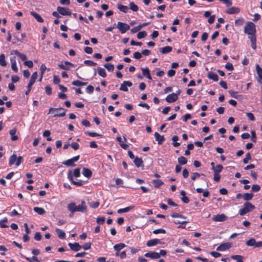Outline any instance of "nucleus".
<instances>
[{"label":"nucleus","mask_w":262,"mask_h":262,"mask_svg":"<svg viewBox=\"0 0 262 262\" xmlns=\"http://www.w3.org/2000/svg\"><path fill=\"white\" fill-rule=\"evenodd\" d=\"M244 33L249 35L248 37L256 36V28L255 24L251 21H248L244 27Z\"/></svg>","instance_id":"obj_1"},{"label":"nucleus","mask_w":262,"mask_h":262,"mask_svg":"<svg viewBox=\"0 0 262 262\" xmlns=\"http://www.w3.org/2000/svg\"><path fill=\"white\" fill-rule=\"evenodd\" d=\"M23 161L24 159L22 156H19L18 157H17L16 155L15 154H13L9 158V165L11 166L15 164L16 166H18L23 162Z\"/></svg>","instance_id":"obj_2"},{"label":"nucleus","mask_w":262,"mask_h":262,"mask_svg":"<svg viewBox=\"0 0 262 262\" xmlns=\"http://www.w3.org/2000/svg\"><path fill=\"white\" fill-rule=\"evenodd\" d=\"M255 208L254 205H252L250 202H247L244 203L243 208L239 210V214L241 215H244L254 209Z\"/></svg>","instance_id":"obj_3"},{"label":"nucleus","mask_w":262,"mask_h":262,"mask_svg":"<svg viewBox=\"0 0 262 262\" xmlns=\"http://www.w3.org/2000/svg\"><path fill=\"white\" fill-rule=\"evenodd\" d=\"M117 28L119 29L121 34H124L129 29L130 26L125 23L118 21Z\"/></svg>","instance_id":"obj_4"},{"label":"nucleus","mask_w":262,"mask_h":262,"mask_svg":"<svg viewBox=\"0 0 262 262\" xmlns=\"http://www.w3.org/2000/svg\"><path fill=\"white\" fill-rule=\"evenodd\" d=\"M68 210L73 213L76 211H82V204L76 206L75 203H71L68 205Z\"/></svg>","instance_id":"obj_5"},{"label":"nucleus","mask_w":262,"mask_h":262,"mask_svg":"<svg viewBox=\"0 0 262 262\" xmlns=\"http://www.w3.org/2000/svg\"><path fill=\"white\" fill-rule=\"evenodd\" d=\"M53 111H60L56 114H55L54 115V117H63L66 115V110H64V108H61V107H60V108L51 107L49 110V114L52 113Z\"/></svg>","instance_id":"obj_6"},{"label":"nucleus","mask_w":262,"mask_h":262,"mask_svg":"<svg viewBox=\"0 0 262 262\" xmlns=\"http://www.w3.org/2000/svg\"><path fill=\"white\" fill-rule=\"evenodd\" d=\"M79 158H80V156L77 155L76 156L73 157L71 159H68L67 160L63 161L62 162V164L68 167L74 166L75 165L74 163L75 162L77 161L79 159Z\"/></svg>","instance_id":"obj_7"},{"label":"nucleus","mask_w":262,"mask_h":262,"mask_svg":"<svg viewBox=\"0 0 262 262\" xmlns=\"http://www.w3.org/2000/svg\"><path fill=\"white\" fill-rule=\"evenodd\" d=\"M231 247V244L230 243H226L221 244L216 248L217 251H225L229 249Z\"/></svg>","instance_id":"obj_8"},{"label":"nucleus","mask_w":262,"mask_h":262,"mask_svg":"<svg viewBox=\"0 0 262 262\" xmlns=\"http://www.w3.org/2000/svg\"><path fill=\"white\" fill-rule=\"evenodd\" d=\"M227 219V216L224 214H220L214 215L212 220L214 222H224Z\"/></svg>","instance_id":"obj_9"},{"label":"nucleus","mask_w":262,"mask_h":262,"mask_svg":"<svg viewBox=\"0 0 262 262\" xmlns=\"http://www.w3.org/2000/svg\"><path fill=\"white\" fill-rule=\"evenodd\" d=\"M133 83L130 81H124L120 85V90L124 92L128 91L127 86L130 87Z\"/></svg>","instance_id":"obj_10"},{"label":"nucleus","mask_w":262,"mask_h":262,"mask_svg":"<svg viewBox=\"0 0 262 262\" xmlns=\"http://www.w3.org/2000/svg\"><path fill=\"white\" fill-rule=\"evenodd\" d=\"M57 9L58 13L62 15H70L71 14V11L69 9L58 7Z\"/></svg>","instance_id":"obj_11"},{"label":"nucleus","mask_w":262,"mask_h":262,"mask_svg":"<svg viewBox=\"0 0 262 262\" xmlns=\"http://www.w3.org/2000/svg\"><path fill=\"white\" fill-rule=\"evenodd\" d=\"M155 140L158 142V144L161 145L165 141V138L164 136L161 135L157 132H155L154 134Z\"/></svg>","instance_id":"obj_12"},{"label":"nucleus","mask_w":262,"mask_h":262,"mask_svg":"<svg viewBox=\"0 0 262 262\" xmlns=\"http://www.w3.org/2000/svg\"><path fill=\"white\" fill-rule=\"evenodd\" d=\"M68 178L69 179V180L72 182V184H73L75 185L78 186H82V181H80L77 182L73 180L72 170H69L68 171Z\"/></svg>","instance_id":"obj_13"},{"label":"nucleus","mask_w":262,"mask_h":262,"mask_svg":"<svg viewBox=\"0 0 262 262\" xmlns=\"http://www.w3.org/2000/svg\"><path fill=\"white\" fill-rule=\"evenodd\" d=\"M178 96L174 93L169 94L165 98L166 101L168 103H172L178 100Z\"/></svg>","instance_id":"obj_14"},{"label":"nucleus","mask_w":262,"mask_h":262,"mask_svg":"<svg viewBox=\"0 0 262 262\" xmlns=\"http://www.w3.org/2000/svg\"><path fill=\"white\" fill-rule=\"evenodd\" d=\"M144 256L146 257H149L151 259H158L160 258V254L156 252H149L146 253Z\"/></svg>","instance_id":"obj_15"},{"label":"nucleus","mask_w":262,"mask_h":262,"mask_svg":"<svg viewBox=\"0 0 262 262\" xmlns=\"http://www.w3.org/2000/svg\"><path fill=\"white\" fill-rule=\"evenodd\" d=\"M256 71L259 79L258 82L262 84V69L260 67L259 65L257 64L256 65Z\"/></svg>","instance_id":"obj_16"},{"label":"nucleus","mask_w":262,"mask_h":262,"mask_svg":"<svg viewBox=\"0 0 262 262\" xmlns=\"http://www.w3.org/2000/svg\"><path fill=\"white\" fill-rule=\"evenodd\" d=\"M161 244V242L159 239L154 238V239L148 241L146 243V245L147 247H152V246H154L157 244Z\"/></svg>","instance_id":"obj_17"},{"label":"nucleus","mask_w":262,"mask_h":262,"mask_svg":"<svg viewBox=\"0 0 262 262\" xmlns=\"http://www.w3.org/2000/svg\"><path fill=\"white\" fill-rule=\"evenodd\" d=\"M68 246L72 250L74 251H78L81 249V246L78 243H69Z\"/></svg>","instance_id":"obj_18"},{"label":"nucleus","mask_w":262,"mask_h":262,"mask_svg":"<svg viewBox=\"0 0 262 262\" xmlns=\"http://www.w3.org/2000/svg\"><path fill=\"white\" fill-rule=\"evenodd\" d=\"M14 54L18 56L23 61H26L27 56L25 54L20 53L18 50H13L11 52V54Z\"/></svg>","instance_id":"obj_19"},{"label":"nucleus","mask_w":262,"mask_h":262,"mask_svg":"<svg viewBox=\"0 0 262 262\" xmlns=\"http://www.w3.org/2000/svg\"><path fill=\"white\" fill-rule=\"evenodd\" d=\"M240 11L239 8L235 7H232L226 10V13L227 14H232L238 13Z\"/></svg>","instance_id":"obj_20"},{"label":"nucleus","mask_w":262,"mask_h":262,"mask_svg":"<svg viewBox=\"0 0 262 262\" xmlns=\"http://www.w3.org/2000/svg\"><path fill=\"white\" fill-rule=\"evenodd\" d=\"M17 130L16 128H13L9 131V134L11 136V140L12 141H16L18 140V137L16 135Z\"/></svg>","instance_id":"obj_21"},{"label":"nucleus","mask_w":262,"mask_h":262,"mask_svg":"<svg viewBox=\"0 0 262 262\" xmlns=\"http://www.w3.org/2000/svg\"><path fill=\"white\" fill-rule=\"evenodd\" d=\"M135 207V206L134 205H130L124 208L119 209L117 210V213H122L125 212H128L130 211L132 209H134Z\"/></svg>","instance_id":"obj_22"},{"label":"nucleus","mask_w":262,"mask_h":262,"mask_svg":"<svg viewBox=\"0 0 262 262\" xmlns=\"http://www.w3.org/2000/svg\"><path fill=\"white\" fill-rule=\"evenodd\" d=\"M70 66H73V64L69 61H65L64 63L59 64V67L63 70H68L70 69Z\"/></svg>","instance_id":"obj_23"},{"label":"nucleus","mask_w":262,"mask_h":262,"mask_svg":"<svg viewBox=\"0 0 262 262\" xmlns=\"http://www.w3.org/2000/svg\"><path fill=\"white\" fill-rule=\"evenodd\" d=\"M141 70L142 72V74L144 76L146 77V78L149 80L152 79L151 75L150 74L149 70L148 68L146 67L145 68H142Z\"/></svg>","instance_id":"obj_24"},{"label":"nucleus","mask_w":262,"mask_h":262,"mask_svg":"<svg viewBox=\"0 0 262 262\" xmlns=\"http://www.w3.org/2000/svg\"><path fill=\"white\" fill-rule=\"evenodd\" d=\"M208 78L213 80L214 81H217L219 80L218 75L216 73L212 72H209L208 73Z\"/></svg>","instance_id":"obj_25"},{"label":"nucleus","mask_w":262,"mask_h":262,"mask_svg":"<svg viewBox=\"0 0 262 262\" xmlns=\"http://www.w3.org/2000/svg\"><path fill=\"white\" fill-rule=\"evenodd\" d=\"M31 15L33 16L35 19L39 23L43 22V19L36 12L34 11L30 12Z\"/></svg>","instance_id":"obj_26"},{"label":"nucleus","mask_w":262,"mask_h":262,"mask_svg":"<svg viewBox=\"0 0 262 262\" xmlns=\"http://www.w3.org/2000/svg\"><path fill=\"white\" fill-rule=\"evenodd\" d=\"M152 183L154 186L156 188H160L162 185L164 184L162 180L160 179H155L152 181Z\"/></svg>","instance_id":"obj_27"},{"label":"nucleus","mask_w":262,"mask_h":262,"mask_svg":"<svg viewBox=\"0 0 262 262\" xmlns=\"http://www.w3.org/2000/svg\"><path fill=\"white\" fill-rule=\"evenodd\" d=\"M172 50V48L170 46H166L165 47L160 48V51L162 54H166L170 52Z\"/></svg>","instance_id":"obj_28"},{"label":"nucleus","mask_w":262,"mask_h":262,"mask_svg":"<svg viewBox=\"0 0 262 262\" xmlns=\"http://www.w3.org/2000/svg\"><path fill=\"white\" fill-rule=\"evenodd\" d=\"M83 175L88 178H90L92 177V172L88 168H83Z\"/></svg>","instance_id":"obj_29"},{"label":"nucleus","mask_w":262,"mask_h":262,"mask_svg":"<svg viewBox=\"0 0 262 262\" xmlns=\"http://www.w3.org/2000/svg\"><path fill=\"white\" fill-rule=\"evenodd\" d=\"M229 93L232 97L234 98L235 99H241V98H242V97H243L242 95H239L238 94V92H237L230 90L229 91Z\"/></svg>","instance_id":"obj_30"},{"label":"nucleus","mask_w":262,"mask_h":262,"mask_svg":"<svg viewBox=\"0 0 262 262\" xmlns=\"http://www.w3.org/2000/svg\"><path fill=\"white\" fill-rule=\"evenodd\" d=\"M134 162L137 167H141L143 164L142 159L138 157H136L134 159Z\"/></svg>","instance_id":"obj_31"},{"label":"nucleus","mask_w":262,"mask_h":262,"mask_svg":"<svg viewBox=\"0 0 262 262\" xmlns=\"http://www.w3.org/2000/svg\"><path fill=\"white\" fill-rule=\"evenodd\" d=\"M117 8L120 11L125 13H127L128 10V8L127 6L122 5L120 3L117 4Z\"/></svg>","instance_id":"obj_32"},{"label":"nucleus","mask_w":262,"mask_h":262,"mask_svg":"<svg viewBox=\"0 0 262 262\" xmlns=\"http://www.w3.org/2000/svg\"><path fill=\"white\" fill-rule=\"evenodd\" d=\"M251 41V47L253 50H256V36H251L250 38H249Z\"/></svg>","instance_id":"obj_33"},{"label":"nucleus","mask_w":262,"mask_h":262,"mask_svg":"<svg viewBox=\"0 0 262 262\" xmlns=\"http://www.w3.org/2000/svg\"><path fill=\"white\" fill-rule=\"evenodd\" d=\"M33 210L39 215H42L46 213L45 210L43 208L35 207H34Z\"/></svg>","instance_id":"obj_34"},{"label":"nucleus","mask_w":262,"mask_h":262,"mask_svg":"<svg viewBox=\"0 0 262 262\" xmlns=\"http://www.w3.org/2000/svg\"><path fill=\"white\" fill-rule=\"evenodd\" d=\"M253 197V194L252 193H245L243 194V199L247 201L252 200Z\"/></svg>","instance_id":"obj_35"},{"label":"nucleus","mask_w":262,"mask_h":262,"mask_svg":"<svg viewBox=\"0 0 262 262\" xmlns=\"http://www.w3.org/2000/svg\"><path fill=\"white\" fill-rule=\"evenodd\" d=\"M56 232L58 235V236L61 239H64L66 237V234L62 230L56 228Z\"/></svg>","instance_id":"obj_36"},{"label":"nucleus","mask_w":262,"mask_h":262,"mask_svg":"<svg viewBox=\"0 0 262 262\" xmlns=\"http://www.w3.org/2000/svg\"><path fill=\"white\" fill-rule=\"evenodd\" d=\"M97 72L99 76L102 77H105L106 76V73L105 70L101 67H98L97 68Z\"/></svg>","instance_id":"obj_37"},{"label":"nucleus","mask_w":262,"mask_h":262,"mask_svg":"<svg viewBox=\"0 0 262 262\" xmlns=\"http://www.w3.org/2000/svg\"><path fill=\"white\" fill-rule=\"evenodd\" d=\"M126 247V245L124 243H119L114 245V249L115 251H120Z\"/></svg>","instance_id":"obj_38"},{"label":"nucleus","mask_w":262,"mask_h":262,"mask_svg":"<svg viewBox=\"0 0 262 262\" xmlns=\"http://www.w3.org/2000/svg\"><path fill=\"white\" fill-rule=\"evenodd\" d=\"M178 161L180 165H185L187 163V159L184 156H181L179 157Z\"/></svg>","instance_id":"obj_39"},{"label":"nucleus","mask_w":262,"mask_h":262,"mask_svg":"<svg viewBox=\"0 0 262 262\" xmlns=\"http://www.w3.org/2000/svg\"><path fill=\"white\" fill-rule=\"evenodd\" d=\"M37 77V72H35L32 74L29 83H30L32 84H34V83H35V82L36 81Z\"/></svg>","instance_id":"obj_40"},{"label":"nucleus","mask_w":262,"mask_h":262,"mask_svg":"<svg viewBox=\"0 0 262 262\" xmlns=\"http://www.w3.org/2000/svg\"><path fill=\"white\" fill-rule=\"evenodd\" d=\"M175 224H180V225L178 226V228H182L185 229L186 227V224L188 223L187 221H183L182 222L180 221H174L173 222Z\"/></svg>","instance_id":"obj_41"},{"label":"nucleus","mask_w":262,"mask_h":262,"mask_svg":"<svg viewBox=\"0 0 262 262\" xmlns=\"http://www.w3.org/2000/svg\"><path fill=\"white\" fill-rule=\"evenodd\" d=\"M179 139V137L177 136H174L172 138V140L173 141L172 143V145L174 147H179L180 145V143L177 142L176 141H178Z\"/></svg>","instance_id":"obj_42"},{"label":"nucleus","mask_w":262,"mask_h":262,"mask_svg":"<svg viewBox=\"0 0 262 262\" xmlns=\"http://www.w3.org/2000/svg\"><path fill=\"white\" fill-rule=\"evenodd\" d=\"M5 58V57L4 54H2L0 55V65L3 67H5L7 65V63Z\"/></svg>","instance_id":"obj_43"},{"label":"nucleus","mask_w":262,"mask_h":262,"mask_svg":"<svg viewBox=\"0 0 262 262\" xmlns=\"http://www.w3.org/2000/svg\"><path fill=\"white\" fill-rule=\"evenodd\" d=\"M223 169V166L221 164H217L215 166V169L213 170L214 173H218L221 172Z\"/></svg>","instance_id":"obj_44"},{"label":"nucleus","mask_w":262,"mask_h":262,"mask_svg":"<svg viewBox=\"0 0 262 262\" xmlns=\"http://www.w3.org/2000/svg\"><path fill=\"white\" fill-rule=\"evenodd\" d=\"M231 258L233 259L236 260V262H243V257L239 255H233L231 256Z\"/></svg>","instance_id":"obj_45"},{"label":"nucleus","mask_w":262,"mask_h":262,"mask_svg":"<svg viewBox=\"0 0 262 262\" xmlns=\"http://www.w3.org/2000/svg\"><path fill=\"white\" fill-rule=\"evenodd\" d=\"M104 67L109 71L113 72L114 70V66L111 63H107L104 65Z\"/></svg>","instance_id":"obj_46"},{"label":"nucleus","mask_w":262,"mask_h":262,"mask_svg":"<svg viewBox=\"0 0 262 262\" xmlns=\"http://www.w3.org/2000/svg\"><path fill=\"white\" fill-rule=\"evenodd\" d=\"M73 177L76 178L79 177L80 176V169L79 168H76L72 172Z\"/></svg>","instance_id":"obj_47"},{"label":"nucleus","mask_w":262,"mask_h":262,"mask_svg":"<svg viewBox=\"0 0 262 262\" xmlns=\"http://www.w3.org/2000/svg\"><path fill=\"white\" fill-rule=\"evenodd\" d=\"M255 241H256L254 238H251L246 242V244L248 246L254 247Z\"/></svg>","instance_id":"obj_48"},{"label":"nucleus","mask_w":262,"mask_h":262,"mask_svg":"<svg viewBox=\"0 0 262 262\" xmlns=\"http://www.w3.org/2000/svg\"><path fill=\"white\" fill-rule=\"evenodd\" d=\"M170 216L173 218H181L183 219H186L187 218L186 216H184L181 214L178 213H173L170 215Z\"/></svg>","instance_id":"obj_49"},{"label":"nucleus","mask_w":262,"mask_h":262,"mask_svg":"<svg viewBox=\"0 0 262 262\" xmlns=\"http://www.w3.org/2000/svg\"><path fill=\"white\" fill-rule=\"evenodd\" d=\"M251 159V154L250 152H248L246 154L245 158L243 159V162L244 164L248 163L249 161Z\"/></svg>","instance_id":"obj_50"},{"label":"nucleus","mask_w":262,"mask_h":262,"mask_svg":"<svg viewBox=\"0 0 262 262\" xmlns=\"http://www.w3.org/2000/svg\"><path fill=\"white\" fill-rule=\"evenodd\" d=\"M84 133H85V134L88 135L89 136H90L91 137H93L102 136L101 135H100L97 133L93 132L86 131V132H85Z\"/></svg>","instance_id":"obj_51"},{"label":"nucleus","mask_w":262,"mask_h":262,"mask_svg":"<svg viewBox=\"0 0 262 262\" xmlns=\"http://www.w3.org/2000/svg\"><path fill=\"white\" fill-rule=\"evenodd\" d=\"M146 36H147V33L145 31H143L141 32H139L138 33L137 37L138 39H142L143 38H144Z\"/></svg>","instance_id":"obj_52"},{"label":"nucleus","mask_w":262,"mask_h":262,"mask_svg":"<svg viewBox=\"0 0 262 262\" xmlns=\"http://www.w3.org/2000/svg\"><path fill=\"white\" fill-rule=\"evenodd\" d=\"M129 8L134 12H136L138 10V6L133 2H131L129 4Z\"/></svg>","instance_id":"obj_53"},{"label":"nucleus","mask_w":262,"mask_h":262,"mask_svg":"<svg viewBox=\"0 0 262 262\" xmlns=\"http://www.w3.org/2000/svg\"><path fill=\"white\" fill-rule=\"evenodd\" d=\"M225 67L226 69L228 71H232L233 70H234L233 66L230 62H227L225 64Z\"/></svg>","instance_id":"obj_54"},{"label":"nucleus","mask_w":262,"mask_h":262,"mask_svg":"<svg viewBox=\"0 0 262 262\" xmlns=\"http://www.w3.org/2000/svg\"><path fill=\"white\" fill-rule=\"evenodd\" d=\"M152 233L155 234H157L159 233L165 234L166 233V230L162 228H159L154 230Z\"/></svg>","instance_id":"obj_55"},{"label":"nucleus","mask_w":262,"mask_h":262,"mask_svg":"<svg viewBox=\"0 0 262 262\" xmlns=\"http://www.w3.org/2000/svg\"><path fill=\"white\" fill-rule=\"evenodd\" d=\"M26 259L29 262H39L38 258L35 256L31 257H26Z\"/></svg>","instance_id":"obj_56"},{"label":"nucleus","mask_w":262,"mask_h":262,"mask_svg":"<svg viewBox=\"0 0 262 262\" xmlns=\"http://www.w3.org/2000/svg\"><path fill=\"white\" fill-rule=\"evenodd\" d=\"M244 23V19L243 18H238L236 19L235 21V25L236 26H242Z\"/></svg>","instance_id":"obj_57"},{"label":"nucleus","mask_w":262,"mask_h":262,"mask_svg":"<svg viewBox=\"0 0 262 262\" xmlns=\"http://www.w3.org/2000/svg\"><path fill=\"white\" fill-rule=\"evenodd\" d=\"M260 189L259 185L257 184H253L251 188V190L253 192H258Z\"/></svg>","instance_id":"obj_58"},{"label":"nucleus","mask_w":262,"mask_h":262,"mask_svg":"<svg viewBox=\"0 0 262 262\" xmlns=\"http://www.w3.org/2000/svg\"><path fill=\"white\" fill-rule=\"evenodd\" d=\"M105 219L104 216H99L96 220L97 223L98 224H103L105 222Z\"/></svg>","instance_id":"obj_59"},{"label":"nucleus","mask_w":262,"mask_h":262,"mask_svg":"<svg viewBox=\"0 0 262 262\" xmlns=\"http://www.w3.org/2000/svg\"><path fill=\"white\" fill-rule=\"evenodd\" d=\"M8 220L7 219L6 217L4 219L1 220L0 221V227L1 228H7L8 226L6 225H5L4 223L7 222Z\"/></svg>","instance_id":"obj_60"},{"label":"nucleus","mask_w":262,"mask_h":262,"mask_svg":"<svg viewBox=\"0 0 262 262\" xmlns=\"http://www.w3.org/2000/svg\"><path fill=\"white\" fill-rule=\"evenodd\" d=\"M94 90V86L91 85H90L86 88L85 92L88 94H92Z\"/></svg>","instance_id":"obj_61"},{"label":"nucleus","mask_w":262,"mask_h":262,"mask_svg":"<svg viewBox=\"0 0 262 262\" xmlns=\"http://www.w3.org/2000/svg\"><path fill=\"white\" fill-rule=\"evenodd\" d=\"M247 117L249 118V119L251 121H254L255 120V117L254 115L252 113H246Z\"/></svg>","instance_id":"obj_62"},{"label":"nucleus","mask_w":262,"mask_h":262,"mask_svg":"<svg viewBox=\"0 0 262 262\" xmlns=\"http://www.w3.org/2000/svg\"><path fill=\"white\" fill-rule=\"evenodd\" d=\"M24 64L29 68H32L33 67V63L31 60L25 61L24 62Z\"/></svg>","instance_id":"obj_63"},{"label":"nucleus","mask_w":262,"mask_h":262,"mask_svg":"<svg viewBox=\"0 0 262 262\" xmlns=\"http://www.w3.org/2000/svg\"><path fill=\"white\" fill-rule=\"evenodd\" d=\"M91 243L90 242H88L83 245V249L85 250H87L90 249L91 248Z\"/></svg>","instance_id":"obj_64"}]
</instances>
